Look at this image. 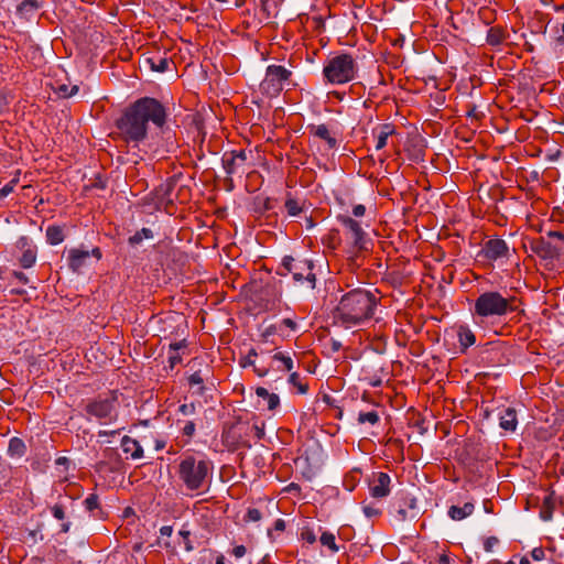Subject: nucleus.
Here are the masks:
<instances>
[{
	"label": "nucleus",
	"mask_w": 564,
	"mask_h": 564,
	"mask_svg": "<svg viewBox=\"0 0 564 564\" xmlns=\"http://www.w3.org/2000/svg\"><path fill=\"white\" fill-rule=\"evenodd\" d=\"M166 109L152 97H142L129 105L116 120L120 138L130 143H140L148 137L150 122L162 128L166 122Z\"/></svg>",
	"instance_id": "1"
},
{
	"label": "nucleus",
	"mask_w": 564,
	"mask_h": 564,
	"mask_svg": "<svg viewBox=\"0 0 564 564\" xmlns=\"http://www.w3.org/2000/svg\"><path fill=\"white\" fill-rule=\"evenodd\" d=\"M377 306L376 296L362 289L344 294L333 312L335 324L346 328L361 324L373 316Z\"/></svg>",
	"instance_id": "2"
},
{
	"label": "nucleus",
	"mask_w": 564,
	"mask_h": 564,
	"mask_svg": "<svg viewBox=\"0 0 564 564\" xmlns=\"http://www.w3.org/2000/svg\"><path fill=\"white\" fill-rule=\"evenodd\" d=\"M213 463L194 455H183L177 465V477L187 490L199 491L208 487Z\"/></svg>",
	"instance_id": "3"
},
{
	"label": "nucleus",
	"mask_w": 564,
	"mask_h": 564,
	"mask_svg": "<svg viewBox=\"0 0 564 564\" xmlns=\"http://www.w3.org/2000/svg\"><path fill=\"white\" fill-rule=\"evenodd\" d=\"M520 300L514 295L503 296L498 291H486L481 293L474 303V315L480 318L502 317L509 313L518 312L523 314V310H519Z\"/></svg>",
	"instance_id": "4"
},
{
	"label": "nucleus",
	"mask_w": 564,
	"mask_h": 564,
	"mask_svg": "<svg viewBox=\"0 0 564 564\" xmlns=\"http://www.w3.org/2000/svg\"><path fill=\"white\" fill-rule=\"evenodd\" d=\"M358 65L352 55L338 54L328 58L323 67V76L332 85H344L356 78Z\"/></svg>",
	"instance_id": "5"
},
{
	"label": "nucleus",
	"mask_w": 564,
	"mask_h": 564,
	"mask_svg": "<svg viewBox=\"0 0 564 564\" xmlns=\"http://www.w3.org/2000/svg\"><path fill=\"white\" fill-rule=\"evenodd\" d=\"M264 434V422H237L224 434V438L236 447L250 448V438L262 440Z\"/></svg>",
	"instance_id": "6"
},
{
	"label": "nucleus",
	"mask_w": 564,
	"mask_h": 564,
	"mask_svg": "<svg viewBox=\"0 0 564 564\" xmlns=\"http://www.w3.org/2000/svg\"><path fill=\"white\" fill-rule=\"evenodd\" d=\"M85 412L87 415L105 423L115 422L118 419V398L116 391L88 400L85 405Z\"/></svg>",
	"instance_id": "7"
},
{
	"label": "nucleus",
	"mask_w": 564,
	"mask_h": 564,
	"mask_svg": "<svg viewBox=\"0 0 564 564\" xmlns=\"http://www.w3.org/2000/svg\"><path fill=\"white\" fill-rule=\"evenodd\" d=\"M281 269L284 272L279 271V274L285 275L291 273L295 282H307L311 289L315 288L316 275L313 272L314 263L312 260L285 256L282 259Z\"/></svg>",
	"instance_id": "8"
},
{
	"label": "nucleus",
	"mask_w": 564,
	"mask_h": 564,
	"mask_svg": "<svg viewBox=\"0 0 564 564\" xmlns=\"http://www.w3.org/2000/svg\"><path fill=\"white\" fill-rule=\"evenodd\" d=\"M291 75V70L284 66L269 65L264 79L260 84V90L269 97H275L282 91L284 82L289 80Z\"/></svg>",
	"instance_id": "9"
},
{
	"label": "nucleus",
	"mask_w": 564,
	"mask_h": 564,
	"mask_svg": "<svg viewBox=\"0 0 564 564\" xmlns=\"http://www.w3.org/2000/svg\"><path fill=\"white\" fill-rule=\"evenodd\" d=\"M390 513L399 523L415 519L420 514L416 498L408 492H400L391 503Z\"/></svg>",
	"instance_id": "10"
},
{
	"label": "nucleus",
	"mask_w": 564,
	"mask_h": 564,
	"mask_svg": "<svg viewBox=\"0 0 564 564\" xmlns=\"http://www.w3.org/2000/svg\"><path fill=\"white\" fill-rule=\"evenodd\" d=\"M221 162L227 175L243 174L246 173L247 153L245 150L225 152Z\"/></svg>",
	"instance_id": "11"
},
{
	"label": "nucleus",
	"mask_w": 564,
	"mask_h": 564,
	"mask_svg": "<svg viewBox=\"0 0 564 564\" xmlns=\"http://www.w3.org/2000/svg\"><path fill=\"white\" fill-rule=\"evenodd\" d=\"M481 253L490 261L508 259L510 257V248L503 239L492 238L485 242Z\"/></svg>",
	"instance_id": "12"
},
{
	"label": "nucleus",
	"mask_w": 564,
	"mask_h": 564,
	"mask_svg": "<svg viewBox=\"0 0 564 564\" xmlns=\"http://www.w3.org/2000/svg\"><path fill=\"white\" fill-rule=\"evenodd\" d=\"M531 250L543 260H552L563 252L560 243L547 241L544 237L534 240L531 243Z\"/></svg>",
	"instance_id": "13"
},
{
	"label": "nucleus",
	"mask_w": 564,
	"mask_h": 564,
	"mask_svg": "<svg viewBox=\"0 0 564 564\" xmlns=\"http://www.w3.org/2000/svg\"><path fill=\"white\" fill-rule=\"evenodd\" d=\"M338 220L348 229L354 247L357 250L366 249V232L360 223L349 216H339Z\"/></svg>",
	"instance_id": "14"
},
{
	"label": "nucleus",
	"mask_w": 564,
	"mask_h": 564,
	"mask_svg": "<svg viewBox=\"0 0 564 564\" xmlns=\"http://www.w3.org/2000/svg\"><path fill=\"white\" fill-rule=\"evenodd\" d=\"M17 247L22 251L19 262L22 268L29 269L36 261V247L29 237L22 236L17 241Z\"/></svg>",
	"instance_id": "15"
},
{
	"label": "nucleus",
	"mask_w": 564,
	"mask_h": 564,
	"mask_svg": "<svg viewBox=\"0 0 564 564\" xmlns=\"http://www.w3.org/2000/svg\"><path fill=\"white\" fill-rule=\"evenodd\" d=\"M391 478L387 473H378L369 484L370 496L376 499L386 498L390 494Z\"/></svg>",
	"instance_id": "16"
},
{
	"label": "nucleus",
	"mask_w": 564,
	"mask_h": 564,
	"mask_svg": "<svg viewBox=\"0 0 564 564\" xmlns=\"http://www.w3.org/2000/svg\"><path fill=\"white\" fill-rule=\"evenodd\" d=\"M310 133L314 135L315 138H318L321 140H324L328 147V149H336L338 147V141L334 133L330 131V129L322 123V124H310L307 127Z\"/></svg>",
	"instance_id": "17"
},
{
	"label": "nucleus",
	"mask_w": 564,
	"mask_h": 564,
	"mask_svg": "<svg viewBox=\"0 0 564 564\" xmlns=\"http://www.w3.org/2000/svg\"><path fill=\"white\" fill-rule=\"evenodd\" d=\"M89 258L90 252L88 250L73 248L68 251V267L72 271L78 272L84 265H86Z\"/></svg>",
	"instance_id": "18"
},
{
	"label": "nucleus",
	"mask_w": 564,
	"mask_h": 564,
	"mask_svg": "<svg viewBox=\"0 0 564 564\" xmlns=\"http://www.w3.org/2000/svg\"><path fill=\"white\" fill-rule=\"evenodd\" d=\"M377 143L376 150H382L387 145L388 138L395 134V127L392 123H381L373 129Z\"/></svg>",
	"instance_id": "19"
},
{
	"label": "nucleus",
	"mask_w": 564,
	"mask_h": 564,
	"mask_svg": "<svg viewBox=\"0 0 564 564\" xmlns=\"http://www.w3.org/2000/svg\"><path fill=\"white\" fill-rule=\"evenodd\" d=\"M499 425L506 432H513L518 425L517 411L513 408H506L499 414Z\"/></svg>",
	"instance_id": "20"
},
{
	"label": "nucleus",
	"mask_w": 564,
	"mask_h": 564,
	"mask_svg": "<svg viewBox=\"0 0 564 564\" xmlns=\"http://www.w3.org/2000/svg\"><path fill=\"white\" fill-rule=\"evenodd\" d=\"M41 8L39 0H23L17 8V14L25 20L32 19Z\"/></svg>",
	"instance_id": "21"
},
{
	"label": "nucleus",
	"mask_w": 564,
	"mask_h": 564,
	"mask_svg": "<svg viewBox=\"0 0 564 564\" xmlns=\"http://www.w3.org/2000/svg\"><path fill=\"white\" fill-rule=\"evenodd\" d=\"M121 447L126 454H130L132 459H139L143 457V449L137 440L130 436H123L121 440Z\"/></svg>",
	"instance_id": "22"
},
{
	"label": "nucleus",
	"mask_w": 564,
	"mask_h": 564,
	"mask_svg": "<svg viewBox=\"0 0 564 564\" xmlns=\"http://www.w3.org/2000/svg\"><path fill=\"white\" fill-rule=\"evenodd\" d=\"M508 36L509 34L505 28L495 25L488 30L486 42L490 46H498L502 44Z\"/></svg>",
	"instance_id": "23"
},
{
	"label": "nucleus",
	"mask_w": 564,
	"mask_h": 564,
	"mask_svg": "<svg viewBox=\"0 0 564 564\" xmlns=\"http://www.w3.org/2000/svg\"><path fill=\"white\" fill-rule=\"evenodd\" d=\"M555 492L551 490L543 499L541 509H540V518L543 521H550L553 517V512L555 510Z\"/></svg>",
	"instance_id": "24"
},
{
	"label": "nucleus",
	"mask_w": 564,
	"mask_h": 564,
	"mask_svg": "<svg viewBox=\"0 0 564 564\" xmlns=\"http://www.w3.org/2000/svg\"><path fill=\"white\" fill-rule=\"evenodd\" d=\"M187 341L186 339H182L180 341L171 343L170 348V355H169V366L171 369H173L176 365L181 364L182 357L178 354L180 349L186 348Z\"/></svg>",
	"instance_id": "25"
},
{
	"label": "nucleus",
	"mask_w": 564,
	"mask_h": 564,
	"mask_svg": "<svg viewBox=\"0 0 564 564\" xmlns=\"http://www.w3.org/2000/svg\"><path fill=\"white\" fill-rule=\"evenodd\" d=\"M457 335H458L459 345L462 347V351H465L468 347L473 346L476 341L475 334L467 326H459Z\"/></svg>",
	"instance_id": "26"
},
{
	"label": "nucleus",
	"mask_w": 564,
	"mask_h": 564,
	"mask_svg": "<svg viewBox=\"0 0 564 564\" xmlns=\"http://www.w3.org/2000/svg\"><path fill=\"white\" fill-rule=\"evenodd\" d=\"M474 511V505L466 502L463 507L452 506L448 509V516L455 521H459L470 516Z\"/></svg>",
	"instance_id": "27"
},
{
	"label": "nucleus",
	"mask_w": 564,
	"mask_h": 564,
	"mask_svg": "<svg viewBox=\"0 0 564 564\" xmlns=\"http://www.w3.org/2000/svg\"><path fill=\"white\" fill-rule=\"evenodd\" d=\"M256 394L267 401V406L270 411L275 410L280 405V398L275 393H270L265 388L258 387Z\"/></svg>",
	"instance_id": "28"
},
{
	"label": "nucleus",
	"mask_w": 564,
	"mask_h": 564,
	"mask_svg": "<svg viewBox=\"0 0 564 564\" xmlns=\"http://www.w3.org/2000/svg\"><path fill=\"white\" fill-rule=\"evenodd\" d=\"M65 236L61 226H48L46 229V240L50 245L55 246L63 242Z\"/></svg>",
	"instance_id": "29"
},
{
	"label": "nucleus",
	"mask_w": 564,
	"mask_h": 564,
	"mask_svg": "<svg viewBox=\"0 0 564 564\" xmlns=\"http://www.w3.org/2000/svg\"><path fill=\"white\" fill-rule=\"evenodd\" d=\"M147 62L150 64L152 70L164 73L167 70L170 62L166 57H149Z\"/></svg>",
	"instance_id": "30"
},
{
	"label": "nucleus",
	"mask_w": 564,
	"mask_h": 564,
	"mask_svg": "<svg viewBox=\"0 0 564 564\" xmlns=\"http://www.w3.org/2000/svg\"><path fill=\"white\" fill-rule=\"evenodd\" d=\"M289 383L297 389V392L304 394L308 390V384L304 382V379L297 372H292L288 379Z\"/></svg>",
	"instance_id": "31"
},
{
	"label": "nucleus",
	"mask_w": 564,
	"mask_h": 564,
	"mask_svg": "<svg viewBox=\"0 0 564 564\" xmlns=\"http://www.w3.org/2000/svg\"><path fill=\"white\" fill-rule=\"evenodd\" d=\"M54 90L59 97L69 98L78 93L79 87L77 85L68 86L66 84H57Z\"/></svg>",
	"instance_id": "32"
},
{
	"label": "nucleus",
	"mask_w": 564,
	"mask_h": 564,
	"mask_svg": "<svg viewBox=\"0 0 564 564\" xmlns=\"http://www.w3.org/2000/svg\"><path fill=\"white\" fill-rule=\"evenodd\" d=\"M319 542L322 545L327 546L333 553H337L339 551V546L336 544L335 534L332 532H323Z\"/></svg>",
	"instance_id": "33"
},
{
	"label": "nucleus",
	"mask_w": 564,
	"mask_h": 564,
	"mask_svg": "<svg viewBox=\"0 0 564 564\" xmlns=\"http://www.w3.org/2000/svg\"><path fill=\"white\" fill-rule=\"evenodd\" d=\"M357 421L359 424L376 425L380 421V416L377 411L359 412Z\"/></svg>",
	"instance_id": "34"
},
{
	"label": "nucleus",
	"mask_w": 564,
	"mask_h": 564,
	"mask_svg": "<svg viewBox=\"0 0 564 564\" xmlns=\"http://www.w3.org/2000/svg\"><path fill=\"white\" fill-rule=\"evenodd\" d=\"M153 238V232L149 228H142L141 230L137 231L133 236L129 238V243L131 246H137L143 241V239H151Z\"/></svg>",
	"instance_id": "35"
},
{
	"label": "nucleus",
	"mask_w": 564,
	"mask_h": 564,
	"mask_svg": "<svg viewBox=\"0 0 564 564\" xmlns=\"http://www.w3.org/2000/svg\"><path fill=\"white\" fill-rule=\"evenodd\" d=\"M8 451L12 455L15 454V455L22 456L24 454V451H25V445H24L22 440H20L18 437H13L9 442Z\"/></svg>",
	"instance_id": "36"
},
{
	"label": "nucleus",
	"mask_w": 564,
	"mask_h": 564,
	"mask_svg": "<svg viewBox=\"0 0 564 564\" xmlns=\"http://www.w3.org/2000/svg\"><path fill=\"white\" fill-rule=\"evenodd\" d=\"M284 207L290 216H297L302 213V205L292 197L285 200Z\"/></svg>",
	"instance_id": "37"
},
{
	"label": "nucleus",
	"mask_w": 564,
	"mask_h": 564,
	"mask_svg": "<svg viewBox=\"0 0 564 564\" xmlns=\"http://www.w3.org/2000/svg\"><path fill=\"white\" fill-rule=\"evenodd\" d=\"M272 358L273 360L282 364L283 370L291 371L293 369V359L290 356L283 352H276Z\"/></svg>",
	"instance_id": "38"
},
{
	"label": "nucleus",
	"mask_w": 564,
	"mask_h": 564,
	"mask_svg": "<svg viewBox=\"0 0 564 564\" xmlns=\"http://www.w3.org/2000/svg\"><path fill=\"white\" fill-rule=\"evenodd\" d=\"M177 423H183L181 427V433L183 436H186L188 440H191L196 431V425L193 421H181L178 420Z\"/></svg>",
	"instance_id": "39"
},
{
	"label": "nucleus",
	"mask_w": 564,
	"mask_h": 564,
	"mask_svg": "<svg viewBox=\"0 0 564 564\" xmlns=\"http://www.w3.org/2000/svg\"><path fill=\"white\" fill-rule=\"evenodd\" d=\"M362 511L367 518H376L381 516V509L376 503H362Z\"/></svg>",
	"instance_id": "40"
},
{
	"label": "nucleus",
	"mask_w": 564,
	"mask_h": 564,
	"mask_svg": "<svg viewBox=\"0 0 564 564\" xmlns=\"http://www.w3.org/2000/svg\"><path fill=\"white\" fill-rule=\"evenodd\" d=\"M188 384L191 387H195V386H198L199 387V392L203 393L205 387H204V379L200 375V371H195L194 373H192L188 378Z\"/></svg>",
	"instance_id": "41"
},
{
	"label": "nucleus",
	"mask_w": 564,
	"mask_h": 564,
	"mask_svg": "<svg viewBox=\"0 0 564 564\" xmlns=\"http://www.w3.org/2000/svg\"><path fill=\"white\" fill-rule=\"evenodd\" d=\"M546 237L555 240L554 243H560L562 248L564 249V232L557 229H550L546 230Z\"/></svg>",
	"instance_id": "42"
},
{
	"label": "nucleus",
	"mask_w": 564,
	"mask_h": 564,
	"mask_svg": "<svg viewBox=\"0 0 564 564\" xmlns=\"http://www.w3.org/2000/svg\"><path fill=\"white\" fill-rule=\"evenodd\" d=\"M84 505L88 511H94L99 508V498L96 494H90L85 500Z\"/></svg>",
	"instance_id": "43"
},
{
	"label": "nucleus",
	"mask_w": 564,
	"mask_h": 564,
	"mask_svg": "<svg viewBox=\"0 0 564 564\" xmlns=\"http://www.w3.org/2000/svg\"><path fill=\"white\" fill-rule=\"evenodd\" d=\"M175 185H176V176H172V177L167 178L165 184H162L160 186L159 191L163 193V196H170V194L174 189Z\"/></svg>",
	"instance_id": "44"
},
{
	"label": "nucleus",
	"mask_w": 564,
	"mask_h": 564,
	"mask_svg": "<svg viewBox=\"0 0 564 564\" xmlns=\"http://www.w3.org/2000/svg\"><path fill=\"white\" fill-rule=\"evenodd\" d=\"M279 330H280V326L279 325H275V324L269 325L261 333V335H260L261 340L262 341H268L269 337L272 336V335H275Z\"/></svg>",
	"instance_id": "45"
},
{
	"label": "nucleus",
	"mask_w": 564,
	"mask_h": 564,
	"mask_svg": "<svg viewBox=\"0 0 564 564\" xmlns=\"http://www.w3.org/2000/svg\"><path fill=\"white\" fill-rule=\"evenodd\" d=\"M301 539L306 541L310 544H313L316 542V535H315L314 531L308 527H304L302 529Z\"/></svg>",
	"instance_id": "46"
},
{
	"label": "nucleus",
	"mask_w": 564,
	"mask_h": 564,
	"mask_svg": "<svg viewBox=\"0 0 564 564\" xmlns=\"http://www.w3.org/2000/svg\"><path fill=\"white\" fill-rule=\"evenodd\" d=\"M178 412L182 413L184 416H189L196 413V405L195 403H183L178 406Z\"/></svg>",
	"instance_id": "47"
},
{
	"label": "nucleus",
	"mask_w": 564,
	"mask_h": 564,
	"mask_svg": "<svg viewBox=\"0 0 564 564\" xmlns=\"http://www.w3.org/2000/svg\"><path fill=\"white\" fill-rule=\"evenodd\" d=\"M261 518H262V514L259 509L250 508V509H248L245 519H246V521L257 522V521H260Z\"/></svg>",
	"instance_id": "48"
},
{
	"label": "nucleus",
	"mask_w": 564,
	"mask_h": 564,
	"mask_svg": "<svg viewBox=\"0 0 564 564\" xmlns=\"http://www.w3.org/2000/svg\"><path fill=\"white\" fill-rule=\"evenodd\" d=\"M51 511H52L53 517L56 518L57 520H64L65 519V510H64V507L62 505H54L51 508Z\"/></svg>",
	"instance_id": "49"
},
{
	"label": "nucleus",
	"mask_w": 564,
	"mask_h": 564,
	"mask_svg": "<svg viewBox=\"0 0 564 564\" xmlns=\"http://www.w3.org/2000/svg\"><path fill=\"white\" fill-rule=\"evenodd\" d=\"M479 17L486 24H489L492 21V11L489 8H481Z\"/></svg>",
	"instance_id": "50"
},
{
	"label": "nucleus",
	"mask_w": 564,
	"mask_h": 564,
	"mask_svg": "<svg viewBox=\"0 0 564 564\" xmlns=\"http://www.w3.org/2000/svg\"><path fill=\"white\" fill-rule=\"evenodd\" d=\"M551 220L563 223L564 221V212L560 207H554L551 213Z\"/></svg>",
	"instance_id": "51"
},
{
	"label": "nucleus",
	"mask_w": 564,
	"mask_h": 564,
	"mask_svg": "<svg viewBox=\"0 0 564 564\" xmlns=\"http://www.w3.org/2000/svg\"><path fill=\"white\" fill-rule=\"evenodd\" d=\"M180 535L183 538L185 550L186 551H192L193 550V545H192L191 540H189L191 532L183 529V530L180 531Z\"/></svg>",
	"instance_id": "52"
},
{
	"label": "nucleus",
	"mask_w": 564,
	"mask_h": 564,
	"mask_svg": "<svg viewBox=\"0 0 564 564\" xmlns=\"http://www.w3.org/2000/svg\"><path fill=\"white\" fill-rule=\"evenodd\" d=\"M467 117L479 120L482 115L478 111L476 105H469L467 110Z\"/></svg>",
	"instance_id": "53"
},
{
	"label": "nucleus",
	"mask_w": 564,
	"mask_h": 564,
	"mask_svg": "<svg viewBox=\"0 0 564 564\" xmlns=\"http://www.w3.org/2000/svg\"><path fill=\"white\" fill-rule=\"evenodd\" d=\"M499 542V540L496 536H489L486 539L484 543V549L486 552H491L492 547Z\"/></svg>",
	"instance_id": "54"
},
{
	"label": "nucleus",
	"mask_w": 564,
	"mask_h": 564,
	"mask_svg": "<svg viewBox=\"0 0 564 564\" xmlns=\"http://www.w3.org/2000/svg\"><path fill=\"white\" fill-rule=\"evenodd\" d=\"M15 181H11L10 183L6 184L2 188H0V196L3 198L7 197L10 193H12Z\"/></svg>",
	"instance_id": "55"
},
{
	"label": "nucleus",
	"mask_w": 564,
	"mask_h": 564,
	"mask_svg": "<svg viewBox=\"0 0 564 564\" xmlns=\"http://www.w3.org/2000/svg\"><path fill=\"white\" fill-rule=\"evenodd\" d=\"M280 328L282 326L290 328L292 332H295L297 329V324L292 318H284L282 319L281 324L279 325Z\"/></svg>",
	"instance_id": "56"
},
{
	"label": "nucleus",
	"mask_w": 564,
	"mask_h": 564,
	"mask_svg": "<svg viewBox=\"0 0 564 564\" xmlns=\"http://www.w3.org/2000/svg\"><path fill=\"white\" fill-rule=\"evenodd\" d=\"M531 556L534 561H542L545 557V552L542 547H535L532 550Z\"/></svg>",
	"instance_id": "57"
},
{
	"label": "nucleus",
	"mask_w": 564,
	"mask_h": 564,
	"mask_svg": "<svg viewBox=\"0 0 564 564\" xmlns=\"http://www.w3.org/2000/svg\"><path fill=\"white\" fill-rule=\"evenodd\" d=\"M366 213V207L361 204L355 205L352 208V215L355 217H362Z\"/></svg>",
	"instance_id": "58"
},
{
	"label": "nucleus",
	"mask_w": 564,
	"mask_h": 564,
	"mask_svg": "<svg viewBox=\"0 0 564 564\" xmlns=\"http://www.w3.org/2000/svg\"><path fill=\"white\" fill-rule=\"evenodd\" d=\"M12 275L19 280L22 284L29 283V278L22 271H13Z\"/></svg>",
	"instance_id": "59"
},
{
	"label": "nucleus",
	"mask_w": 564,
	"mask_h": 564,
	"mask_svg": "<svg viewBox=\"0 0 564 564\" xmlns=\"http://www.w3.org/2000/svg\"><path fill=\"white\" fill-rule=\"evenodd\" d=\"M246 547L243 545H237L234 547L232 550V554L236 556V557H242L245 554H246Z\"/></svg>",
	"instance_id": "60"
},
{
	"label": "nucleus",
	"mask_w": 564,
	"mask_h": 564,
	"mask_svg": "<svg viewBox=\"0 0 564 564\" xmlns=\"http://www.w3.org/2000/svg\"><path fill=\"white\" fill-rule=\"evenodd\" d=\"M258 354L254 349H251L246 358V362L243 364V366H247V365H252L253 364V360H252V357H257Z\"/></svg>",
	"instance_id": "61"
},
{
	"label": "nucleus",
	"mask_w": 564,
	"mask_h": 564,
	"mask_svg": "<svg viewBox=\"0 0 564 564\" xmlns=\"http://www.w3.org/2000/svg\"><path fill=\"white\" fill-rule=\"evenodd\" d=\"M173 532V529L171 525H163L161 529H160V533L161 535L163 536H170Z\"/></svg>",
	"instance_id": "62"
},
{
	"label": "nucleus",
	"mask_w": 564,
	"mask_h": 564,
	"mask_svg": "<svg viewBox=\"0 0 564 564\" xmlns=\"http://www.w3.org/2000/svg\"><path fill=\"white\" fill-rule=\"evenodd\" d=\"M274 530L284 531L285 530V521L283 519H278L274 522Z\"/></svg>",
	"instance_id": "63"
},
{
	"label": "nucleus",
	"mask_w": 564,
	"mask_h": 564,
	"mask_svg": "<svg viewBox=\"0 0 564 564\" xmlns=\"http://www.w3.org/2000/svg\"><path fill=\"white\" fill-rule=\"evenodd\" d=\"M555 41L558 45L564 46V22L561 26V34L556 36Z\"/></svg>",
	"instance_id": "64"
}]
</instances>
